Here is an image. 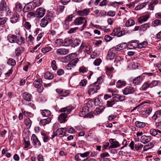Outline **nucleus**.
Segmentation results:
<instances>
[{"label": "nucleus", "instance_id": "f257e3e1", "mask_svg": "<svg viewBox=\"0 0 161 161\" xmlns=\"http://www.w3.org/2000/svg\"><path fill=\"white\" fill-rule=\"evenodd\" d=\"M72 110L71 107L67 106L66 107L62 108L59 110V111L61 112H65L66 113H63L61 114L58 116V121L60 123H64L66 122L68 117V115L69 114Z\"/></svg>", "mask_w": 161, "mask_h": 161}, {"label": "nucleus", "instance_id": "f03ea898", "mask_svg": "<svg viewBox=\"0 0 161 161\" xmlns=\"http://www.w3.org/2000/svg\"><path fill=\"white\" fill-rule=\"evenodd\" d=\"M91 103V101H88L86 104L87 106H85L83 107L79 113L80 116L83 117H86L87 116V117H89V118H91L93 116L92 113L90 112L89 114L88 113L89 108L88 106L90 105Z\"/></svg>", "mask_w": 161, "mask_h": 161}, {"label": "nucleus", "instance_id": "7ed1b4c3", "mask_svg": "<svg viewBox=\"0 0 161 161\" xmlns=\"http://www.w3.org/2000/svg\"><path fill=\"white\" fill-rule=\"evenodd\" d=\"M53 19L51 13L47 14L46 16L42 19L40 22V25L42 27H45Z\"/></svg>", "mask_w": 161, "mask_h": 161}, {"label": "nucleus", "instance_id": "20e7f679", "mask_svg": "<svg viewBox=\"0 0 161 161\" xmlns=\"http://www.w3.org/2000/svg\"><path fill=\"white\" fill-rule=\"evenodd\" d=\"M87 22V20L85 18L78 17L76 18L74 20V23L76 25H79L83 24L82 28L84 29L86 27Z\"/></svg>", "mask_w": 161, "mask_h": 161}, {"label": "nucleus", "instance_id": "39448f33", "mask_svg": "<svg viewBox=\"0 0 161 161\" xmlns=\"http://www.w3.org/2000/svg\"><path fill=\"white\" fill-rule=\"evenodd\" d=\"M0 10L4 12L5 14H10L11 11L8 6L7 5L6 2L3 0H2L0 3Z\"/></svg>", "mask_w": 161, "mask_h": 161}, {"label": "nucleus", "instance_id": "423d86ee", "mask_svg": "<svg viewBox=\"0 0 161 161\" xmlns=\"http://www.w3.org/2000/svg\"><path fill=\"white\" fill-rule=\"evenodd\" d=\"M42 80L39 79L35 81L33 83L34 86L37 89V92L40 93H41L43 90V87L42 85Z\"/></svg>", "mask_w": 161, "mask_h": 161}, {"label": "nucleus", "instance_id": "0eeeda50", "mask_svg": "<svg viewBox=\"0 0 161 161\" xmlns=\"http://www.w3.org/2000/svg\"><path fill=\"white\" fill-rule=\"evenodd\" d=\"M135 91V89L131 86H126L122 91L123 94L125 95L133 93Z\"/></svg>", "mask_w": 161, "mask_h": 161}, {"label": "nucleus", "instance_id": "6e6552de", "mask_svg": "<svg viewBox=\"0 0 161 161\" xmlns=\"http://www.w3.org/2000/svg\"><path fill=\"white\" fill-rule=\"evenodd\" d=\"M46 10L42 8H38L36 11V15L37 17L41 18L43 17L45 14Z\"/></svg>", "mask_w": 161, "mask_h": 161}, {"label": "nucleus", "instance_id": "1a4fd4ad", "mask_svg": "<svg viewBox=\"0 0 161 161\" xmlns=\"http://www.w3.org/2000/svg\"><path fill=\"white\" fill-rule=\"evenodd\" d=\"M69 49L65 48H60L57 50L56 53L58 55H64L69 53Z\"/></svg>", "mask_w": 161, "mask_h": 161}, {"label": "nucleus", "instance_id": "9d476101", "mask_svg": "<svg viewBox=\"0 0 161 161\" xmlns=\"http://www.w3.org/2000/svg\"><path fill=\"white\" fill-rule=\"evenodd\" d=\"M109 142L111 144L109 147V148H116L119 147L120 145L115 139H110L109 140Z\"/></svg>", "mask_w": 161, "mask_h": 161}, {"label": "nucleus", "instance_id": "9b49d317", "mask_svg": "<svg viewBox=\"0 0 161 161\" xmlns=\"http://www.w3.org/2000/svg\"><path fill=\"white\" fill-rule=\"evenodd\" d=\"M22 17V15L21 14L20 15L17 12L10 19V21L12 23H15L19 20L20 17Z\"/></svg>", "mask_w": 161, "mask_h": 161}, {"label": "nucleus", "instance_id": "f8f14e48", "mask_svg": "<svg viewBox=\"0 0 161 161\" xmlns=\"http://www.w3.org/2000/svg\"><path fill=\"white\" fill-rule=\"evenodd\" d=\"M125 34V31H120L119 28L114 29L112 33V35H114L118 37H120Z\"/></svg>", "mask_w": 161, "mask_h": 161}, {"label": "nucleus", "instance_id": "ddd939ff", "mask_svg": "<svg viewBox=\"0 0 161 161\" xmlns=\"http://www.w3.org/2000/svg\"><path fill=\"white\" fill-rule=\"evenodd\" d=\"M78 61L79 59L77 58L72 59L70 62L67 65V68L68 69H71L72 67L75 66L76 64L78 62Z\"/></svg>", "mask_w": 161, "mask_h": 161}, {"label": "nucleus", "instance_id": "4468645a", "mask_svg": "<svg viewBox=\"0 0 161 161\" xmlns=\"http://www.w3.org/2000/svg\"><path fill=\"white\" fill-rule=\"evenodd\" d=\"M90 9L89 8H85L82 10H79L77 11V14L80 16H86L89 13Z\"/></svg>", "mask_w": 161, "mask_h": 161}, {"label": "nucleus", "instance_id": "2eb2a0df", "mask_svg": "<svg viewBox=\"0 0 161 161\" xmlns=\"http://www.w3.org/2000/svg\"><path fill=\"white\" fill-rule=\"evenodd\" d=\"M31 140L32 141V143L34 146H39L41 144L39 140L36 137V136L33 134L32 135Z\"/></svg>", "mask_w": 161, "mask_h": 161}, {"label": "nucleus", "instance_id": "dca6fc26", "mask_svg": "<svg viewBox=\"0 0 161 161\" xmlns=\"http://www.w3.org/2000/svg\"><path fill=\"white\" fill-rule=\"evenodd\" d=\"M117 54V53L115 52V50H114L112 48L110 49L109 50L108 52V58L110 60L113 59Z\"/></svg>", "mask_w": 161, "mask_h": 161}, {"label": "nucleus", "instance_id": "f3484780", "mask_svg": "<svg viewBox=\"0 0 161 161\" xmlns=\"http://www.w3.org/2000/svg\"><path fill=\"white\" fill-rule=\"evenodd\" d=\"M17 38V36L14 35L9 34L8 35L7 37V39L9 42L13 43H16Z\"/></svg>", "mask_w": 161, "mask_h": 161}, {"label": "nucleus", "instance_id": "a211bd4d", "mask_svg": "<svg viewBox=\"0 0 161 161\" xmlns=\"http://www.w3.org/2000/svg\"><path fill=\"white\" fill-rule=\"evenodd\" d=\"M115 102L122 101L125 99V96H121L117 94L114 95L113 97Z\"/></svg>", "mask_w": 161, "mask_h": 161}, {"label": "nucleus", "instance_id": "6ab92c4d", "mask_svg": "<svg viewBox=\"0 0 161 161\" xmlns=\"http://www.w3.org/2000/svg\"><path fill=\"white\" fill-rule=\"evenodd\" d=\"M151 140V136L143 135L142 136L141 138V142L145 144L149 142Z\"/></svg>", "mask_w": 161, "mask_h": 161}, {"label": "nucleus", "instance_id": "aec40b11", "mask_svg": "<svg viewBox=\"0 0 161 161\" xmlns=\"http://www.w3.org/2000/svg\"><path fill=\"white\" fill-rule=\"evenodd\" d=\"M97 87L95 85H91L89 86L88 93L89 94H93L97 92Z\"/></svg>", "mask_w": 161, "mask_h": 161}, {"label": "nucleus", "instance_id": "412c9836", "mask_svg": "<svg viewBox=\"0 0 161 161\" xmlns=\"http://www.w3.org/2000/svg\"><path fill=\"white\" fill-rule=\"evenodd\" d=\"M73 40L70 38H66L63 40V46H69L71 44L73 43Z\"/></svg>", "mask_w": 161, "mask_h": 161}, {"label": "nucleus", "instance_id": "4be33fe9", "mask_svg": "<svg viewBox=\"0 0 161 161\" xmlns=\"http://www.w3.org/2000/svg\"><path fill=\"white\" fill-rule=\"evenodd\" d=\"M149 17V14H147L145 15L142 16L140 17L138 19V22L140 24L142 23L147 21Z\"/></svg>", "mask_w": 161, "mask_h": 161}, {"label": "nucleus", "instance_id": "5701e85b", "mask_svg": "<svg viewBox=\"0 0 161 161\" xmlns=\"http://www.w3.org/2000/svg\"><path fill=\"white\" fill-rule=\"evenodd\" d=\"M66 130V128H59L56 130V134L58 135L64 136L65 135Z\"/></svg>", "mask_w": 161, "mask_h": 161}, {"label": "nucleus", "instance_id": "b1692460", "mask_svg": "<svg viewBox=\"0 0 161 161\" xmlns=\"http://www.w3.org/2000/svg\"><path fill=\"white\" fill-rule=\"evenodd\" d=\"M22 9L23 6L21 3L19 2H17L15 3L14 9L17 12H19L22 11Z\"/></svg>", "mask_w": 161, "mask_h": 161}, {"label": "nucleus", "instance_id": "393cba45", "mask_svg": "<svg viewBox=\"0 0 161 161\" xmlns=\"http://www.w3.org/2000/svg\"><path fill=\"white\" fill-rule=\"evenodd\" d=\"M24 99L27 101H30L31 100L32 95L27 92H24L23 95Z\"/></svg>", "mask_w": 161, "mask_h": 161}, {"label": "nucleus", "instance_id": "a878e982", "mask_svg": "<svg viewBox=\"0 0 161 161\" xmlns=\"http://www.w3.org/2000/svg\"><path fill=\"white\" fill-rule=\"evenodd\" d=\"M149 87H151L150 81H147L143 84L140 89L142 91H145Z\"/></svg>", "mask_w": 161, "mask_h": 161}, {"label": "nucleus", "instance_id": "bb28decb", "mask_svg": "<svg viewBox=\"0 0 161 161\" xmlns=\"http://www.w3.org/2000/svg\"><path fill=\"white\" fill-rule=\"evenodd\" d=\"M56 91V92L59 93L60 96L64 97L67 96L69 93V92L68 91L60 90L58 89H57Z\"/></svg>", "mask_w": 161, "mask_h": 161}, {"label": "nucleus", "instance_id": "cd10ccee", "mask_svg": "<svg viewBox=\"0 0 161 161\" xmlns=\"http://www.w3.org/2000/svg\"><path fill=\"white\" fill-rule=\"evenodd\" d=\"M126 85V82L121 80H119L116 83V86L118 88H121L125 86Z\"/></svg>", "mask_w": 161, "mask_h": 161}, {"label": "nucleus", "instance_id": "c85d7f7f", "mask_svg": "<svg viewBox=\"0 0 161 161\" xmlns=\"http://www.w3.org/2000/svg\"><path fill=\"white\" fill-rule=\"evenodd\" d=\"M103 81L102 77H100L97 79V81L94 83V85H95L97 87V90H99L100 88L99 85L101 84Z\"/></svg>", "mask_w": 161, "mask_h": 161}, {"label": "nucleus", "instance_id": "c756f323", "mask_svg": "<svg viewBox=\"0 0 161 161\" xmlns=\"http://www.w3.org/2000/svg\"><path fill=\"white\" fill-rule=\"evenodd\" d=\"M161 116V109L157 111L153 115L152 118L153 120H156L158 118Z\"/></svg>", "mask_w": 161, "mask_h": 161}, {"label": "nucleus", "instance_id": "7c9ffc66", "mask_svg": "<svg viewBox=\"0 0 161 161\" xmlns=\"http://www.w3.org/2000/svg\"><path fill=\"white\" fill-rule=\"evenodd\" d=\"M25 50L24 47H18L15 49V53L16 56H19L21 55Z\"/></svg>", "mask_w": 161, "mask_h": 161}, {"label": "nucleus", "instance_id": "2f4dec72", "mask_svg": "<svg viewBox=\"0 0 161 161\" xmlns=\"http://www.w3.org/2000/svg\"><path fill=\"white\" fill-rule=\"evenodd\" d=\"M51 121V119L50 117H48L47 119L41 120L40 121V124L43 126L49 124Z\"/></svg>", "mask_w": 161, "mask_h": 161}, {"label": "nucleus", "instance_id": "473e14b6", "mask_svg": "<svg viewBox=\"0 0 161 161\" xmlns=\"http://www.w3.org/2000/svg\"><path fill=\"white\" fill-rule=\"evenodd\" d=\"M16 43L19 45H22L25 43V39L24 37L21 36L20 38L17 37Z\"/></svg>", "mask_w": 161, "mask_h": 161}, {"label": "nucleus", "instance_id": "72a5a7b5", "mask_svg": "<svg viewBox=\"0 0 161 161\" xmlns=\"http://www.w3.org/2000/svg\"><path fill=\"white\" fill-rule=\"evenodd\" d=\"M142 80L143 78H142V76H139L135 78L133 80V83L136 85L139 84Z\"/></svg>", "mask_w": 161, "mask_h": 161}, {"label": "nucleus", "instance_id": "f704fd0d", "mask_svg": "<svg viewBox=\"0 0 161 161\" xmlns=\"http://www.w3.org/2000/svg\"><path fill=\"white\" fill-rule=\"evenodd\" d=\"M53 74L49 71L47 72L44 75V77L46 79L51 80L53 78Z\"/></svg>", "mask_w": 161, "mask_h": 161}, {"label": "nucleus", "instance_id": "c9c22d12", "mask_svg": "<svg viewBox=\"0 0 161 161\" xmlns=\"http://www.w3.org/2000/svg\"><path fill=\"white\" fill-rule=\"evenodd\" d=\"M32 122L29 118L26 119L24 121V123L27 127L30 128L31 126Z\"/></svg>", "mask_w": 161, "mask_h": 161}, {"label": "nucleus", "instance_id": "e433bc0d", "mask_svg": "<svg viewBox=\"0 0 161 161\" xmlns=\"http://www.w3.org/2000/svg\"><path fill=\"white\" fill-rule=\"evenodd\" d=\"M136 126L139 128H142L145 126L146 125L144 123L139 121H136L135 122Z\"/></svg>", "mask_w": 161, "mask_h": 161}, {"label": "nucleus", "instance_id": "4c0bfd02", "mask_svg": "<svg viewBox=\"0 0 161 161\" xmlns=\"http://www.w3.org/2000/svg\"><path fill=\"white\" fill-rule=\"evenodd\" d=\"M104 108L103 107L102 108L101 107L97 108L94 111V114L97 115L103 111Z\"/></svg>", "mask_w": 161, "mask_h": 161}, {"label": "nucleus", "instance_id": "58836bf2", "mask_svg": "<svg viewBox=\"0 0 161 161\" xmlns=\"http://www.w3.org/2000/svg\"><path fill=\"white\" fill-rule=\"evenodd\" d=\"M135 24L134 21L133 19H130L128 20L125 23L126 27H129L134 25Z\"/></svg>", "mask_w": 161, "mask_h": 161}, {"label": "nucleus", "instance_id": "ea45409f", "mask_svg": "<svg viewBox=\"0 0 161 161\" xmlns=\"http://www.w3.org/2000/svg\"><path fill=\"white\" fill-rule=\"evenodd\" d=\"M149 23L145 24L143 25H142L140 28V31H145L147 30L148 28L149 27Z\"/></svg>", "mask_w": 161, "mask_h": 161}, {"label": "nucleus", "instance_id": "a19ab883", "mask_svg": "<svg viewBox=\"0 0 161 161\" xmlns=\"http://www.w3.org/2000/svg\"><path fill=\"white\" fill-rule=\"evenodd\" d=\"M42 135L43 136L42 138H43V142H48L50 139L49 136L43 133H42Z\"/></svg>", "mask_w": 161, "mask_h": 161}, {"label": "nucleus", "instance_id": "79ce46f5", "mask_svg": "<svg viewBox=\"0 0 161 161\" xmlns=\"http://www.w3.org/2000/svg\"><path fill=\"white\" fill-rule=\"evenodd\" d=\"M42 3V1L41 0H38L36 2H33L32 5H33V7H31V8H34L36 7L40 6Z\"/></svg>", "mask_w": 161, "mask_h": 161}, {"label": "nucleus", "instance_id": "37998d69", "mask_svg": "<svg viewBox=\"0 0 161 161\" xmlns=\"http://www.w3.org/2000/svg\"><path fill=\"white\" fill-rule=\"evenodd\" d=\"M148 3V2L142 3L139 6H138L135 8V10H138L143 8Z\"/></svg>", "mask_w": 161, "mask_h": 161}, {"label": "nucleus", "instance_id": "c03bdc74", "mask_svg": "<svg viewBox=\"0 0 161 161\" xmlns=\"http://www.w3.org/2000/svg\"><path fill=\"white\" fill-rule=\"evenodd\" d=\"M115 102L114 99L113 98L107 102V105L108 107H112L113 105L115 104Z\"/></svg>", "mask_w": 161, "mask_h": 161}, {"label": "nucleus", "instance_id": "a18cd8bd", "mask_svg": "<svg viewBox=\"0 0 161 161\" xmlns=\"http://www.w3.org/2000/svg\"><path fill=\"white\" fill-rule=\"evenodd\" d=\"M42 114L43 116L47 117L51 115V113L50 111L45 109L42 111Z\"/></svg>", "mask_w": 161, "mask_h": 161}, {"label": "nucleus", "instance_id": "49530a36", "mask_svg": "<svg viewBox=\"0 0 161 161\" xmlns=\"http://www.w3.org/2000/svg\"><path fill=\"white\" fill-rule=\"evenodd\" d=\"M152 24L154 26L161 25V20L159 19H156L152 22Z\"/></svg>", "mask_w": 161, "mask_h": 161}, {"label": "nucleus", "instance_id": "de8ad7c7", "mask_svg": "<svg viewBox=\"0 0 161 161\" xmlns=\"http://www.w3.org/2000/svg\"><path fill=\"white\" fill-rule=\"evenodd\" d=\"M147 42L144 41L142 42L139 43L138 45V47L139 48L144 47L147 45Z\"/></svg>", "mask_w": 161, "mask_h": 161}, {"label": "nucleus", "instance_id": "09e8293b", "mask_svg": "<svg viewBox=\"0 0 161 161\" xmlns=\"http://www.w3.org/2000/svg\"><path fill=\"white\" fill-rule=\"evenodd\" d=\"M24 26L26 29L29 30L31 28V25L29 22L25 21L24 24Z\"/></svg>", "mask_w": 161, "mask_h": 161}, {"label": "nucleus", "instance_id": "8fccbe9b", "mask_svg": "<svg viewBox=\"0 0 161 161\" xmlns=\"http://www.w3.org/2000/svg\"><path fill=\"white\" fill-rule=\"evenodd\" d=\"M7 64L8 65L14 66L15 65L16 62L12 58H9Z\"/></svg>", "mask_w": 161, "mask_h": 161}, {"label": "nucleus", "instance_id": "3c124183", "mask_svg": "<svg viewBox=\"0 0 161 161\" xmlns=\"http://www.w3.org/2000/svg\"><path fill=\"white\" fill-rule=\"evenodd\" d=\"M105 68L106 70V73L108 75L111 73L114 70V68L112 67H109L108 66H106Z\"/></svg>", "mask_w": 161, "mask_h": 161}, {"label": "nucleus", "instance_id": "603ef678", "mask_svg": "<svg viewBox=\"0 0 161 161\" xmlns=\"http://www.w3.org/2000/svg\"><path fill=\"white\" fill-rule=\"evenodd\" d=\"M150 134L153 136H155L158 135L157 130L155 129H152L150 130Z\"/></svg>", "mask_w": 161, "mask_h": 161}, {"label": "nucleus", "instance_id": "864d4df0", "mask_svg": "<svg viewBox=\"0 0 161 161\" xmlns=\"http://www.w3.org/2000/svg\"><path fill=\"white\" fill-rule=\"evenodd\" d=\"M55 43L58 46H63V40L61 39H57L55 41Z\"/></svg>", "mask_w": 161, "mask_h": 161}, {"label": "nucleus", "instance_id": "5fc2aeb1", "mask_svg": "<svg viewBox=\"0 0 161 161\" xmlns=\"http://www.w3.org/2000/svg\"><path fill=\"white\" fill-rule=\"evenodd\" d=\"M88 71L87 69L84 66H81L79 68V71L80 72L84 73Z\"/></svg>", "mask_w": 161, "mask_h": 161}, {"label": "nucleus", "instance_id": "6e6d98bb", "mask_svg": "<svg viewBox=\"0 0 161 161\" xmlns=\"http://www.w3.org/2000/svg\"><path fill=\"white\" fill-rule=\"evenodd\" d=\"M51 67L54 70H56L57 69V67L56 65V62L55 60L53 61L51 63Z\"/></svg>", "mask_w": 161, "mask_h": 161}, {"label": "nucleus", "instance_id": "4d7b16f0", "mask_svg": "<svg viewBox=\"0 0 161 161\" xmlns=\"http://www.w3.org/2000/svg\"><path fill=\"white\" fill-rule=\"evenodd\" d=\"M156 127L160 130H161V119L158 120L157 122L155 123Z\"/></svg>", "mask_w": 161, "mask_h": 161}, {"label": "nucleus", "instance_id": "13d9d810", "mask_svg": "<svg viewBox=\"0 0 161 161\" xmlns=\"http://www.w3.org/2000/svg\"><path fill=\"white\" fill-rule=\"evenodd\" d=\"M73 43L75 47L78 46L80 44L81 42L79 40L76 38L74 40Z\"/></svg>", "mask_w": 161, "mask_h": 161}, {"label": "nucleus", "instance_id": "bf43d9fd", "mask_svg": "<svg viewBox=\"0 0 161 161\" xmlns=\"http://www.w3.org/2000/svg\"><path fill=\"white\" fill-rule=\"evenodd\" d=\"M159 81L157 80H153L152 82L150 81V83L151 87H152L153 86H157L158 83Z\"/></svg>", "mask_w": 161, "mask_h": 161}, {"label": "nucleus", "instance_id": "052dcab7", "mask_svg": "<svg viewBox=\"0 0 161 161\" xmlns=\"http://www.w3.org/2000/svg\"><path fill=\"white\" fill-rule=\"evenodd\" d=\"M143 146L142 144L139 143L135 145V148L137 150H140L142 148Z\"/></svg>", "mask_w": 161, "mask_h": 161}, {"label": "nucleus", "instance_id": "680f3d73", "mask_svg": "<svg viewBox=\"0 0 161 161\" xmlns=\"http://www.w3.org/2000/svg\"><path fill=\"white\" fill-rule=\"evenodd\" d=\"M51 49L52 48L51 47H46L42 49V52L43 53H46L51 50Z\"/></svg>", "mask_w": 161, "mask_h": 161}, {"label": "nucleus", "instance_id": "e2e57ef3", "mask_svg": "<svg viewBox=\"0 0 161 161\" xmlns=\"http://www.w3.org/2000/svg\"><path fill=\"white\" fill-rule=\"evenodd\" d=\"M90 47L89 45H86L84 48V51L87 54H89L90 52Z\"/></svg>", "mask_w": 161, "mask_h": 161}, {"label": "nucleus", "instance_id": "0e129e2a", "mask_svg": "<svg viewBox=\"0 0 161 161\" xmlns=\"http://www.w3.org/2000/svg\"><path fill=\"white\" fill-rule=\"evenodd\" d=\"M6 18L5 17L0 18V25H3L6 22Z\"/></svg>", "mask_w": 161, "mask_h": 161}, {"label": "nucleus", "instance_id": "69168bd1", "mask_svg": "<svg viewBox=\"0 0 161 161\" xmlns=\"http://www.w3.org/2000/svg\"><path fill=\"white\" fill-rule=\"evenodd\" d=\"M35 16V13L31 12H29L26 14V17L28 18H30L31 17H34Z\"/></svg>", "mask_w": 161, "mask_h": 161}, {"label": "nucleus", "instance_id": "338daca9", "mask_svg": "<svg viewBox=\"0 0 161 161\" xmlns=\"http://www.w3.org/2000/svg\"><path fill=\"white\" fill-rule=\"evenodd\" d=\"M73 17V14L70 15L65 19L64 21L69 22L72 20Z\"/></svg>", "mask_w": 161, "mask_h": 161}, {"label": "nucleus", "instance_id": "774afa93", "mask_svg": "<svg viewBox=\"0 0 161 161\" xmlns=\"http://www.w3.org/2000/svg\"><path fill=\"white\" fill-rule=\"evenodd\" d=\"M101 60L100 58H97L95 60L94 62V64L96 66H98L100 64Z\"/></svg>", "mask_w": 161, "mask_h": 161}]
</instances>
